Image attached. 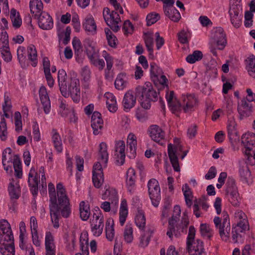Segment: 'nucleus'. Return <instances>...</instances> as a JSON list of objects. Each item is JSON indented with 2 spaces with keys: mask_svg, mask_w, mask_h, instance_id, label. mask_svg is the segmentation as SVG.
Listing matches in <instances>:
<instances>
[{
  "mask_svg": "<svg viewBox=\"0 0 255 255\" xmlns=\"http://www.w3.org/2000/svg\"><path fill=\"white\" fill-rule=\"evenodd\" d=\"M4 104L2 105V109L4 113V115L6 118H9L10 117L9 113H10L11 105L10 100L8 96L4 95Z\"/></svg>",
  "mask_w": 255,
  "mask_h": 255,
  "instance_id": "052dcab7",
  "label": "nucleus"
},
{
  "mask_svg": "<svg viewBox=\"0 0 255 255\" xmlns=\"http://www.w3.org/2000/svg\"><path fill=\"white\" fill-rule=\"evenodd\" d=\"M115 152L117 164L123 165L125 160V143L123 140H120L116 142Z\"/></svg>",
  "mask_w": 255,
  "mask_h": 255,
  "instance_id": "aec40b11",
  "label": "nucleus"
},
{
  "mask_svg": "<svg viewBox=\"0 0 255 255\" xmlns=\"http://www.w3.org/2000/svg\"><path fill=\"white\" fill-rule=\"evenodd\" d=\"M243 151L247 157V164L255 165V134L246 133L242 136Z\"/></svg>",
  "mask_w": 255,
  "mask_h": 255,
  "instance_id": "20e7f679",
  "label": "nucleus"
},
{
  "mask_svg": "<svg viewBox=\"0 0 255 255\" xmlns=\"http://www.w3.org/2000/svg\"><path fill=\"white\" fill-rule=\"evenodd\" d=\"M245 64L250 76L255 78V56H249L245 60Z\"/></svg>",
  "mask_w": 255,
  "mask_h": 255,
  "instance_id": "58836bf2",
  "label": "nucleus"
},
{
  "mask_svg": "<svg viewBox=\"0 0 255 255\" xmlns=\"http://www.w3.org/2000/svg\"><path fill=\"white\" fill-rule=\"evenodd\" d=\"M19 248L22 250L26 249L25 239L26 238V230L25 224L23 221H21L19 224Z\"/></svg>",
  "mask_w": 255,
  "mask_h": 255,
  "instance_id": "c9c22d12",
  "label": "nucleus"
},
{
  "mask_svg": "<svg viewBox=\"0 0 255 255\" xmlns=\"http://www.w3.org/2000/svg\"><path fill=\"white\" fill-rule=\"evenodd\" d=\"M215 227L218 230L221 240L228 242L230 240L231 224L229 216L227 212H223L222 217H215L213 220Z\"/></svg>",
  "mask_w": 255,
  "mask_h": 255,
  "instance_id": "39448f33",
  "label": "nucleus"
},
{
  "mask_svg": "<svg viewBox=\"0 0 255 255\" xmlns=\"http://www.w3.org/2000/svg\"><path fill=\"white\" fill-rule=\"evenodd\" d=\"M105 97L107 99L106 104L108 110L112 113H115L118 109L116 99L115 96L111 93H106Z\"/></svg>",
  "mask_w": 255,
  "mask_h": 255,
  "instance_id": "e433bc0d",
  "label": "nucleus"
},
{
  "mask_svg": "<svg viewBox=\"0 0 255 255\" xmlns=\"http://www.w3.org/2000/svg\"><path fill=\"white\" fill-rule=\"evenodd\" d=\"M83 27L89 34H94L96 33V24L92 15H88L86 17L83 23Z\"/></svg>",
  "mask_w": 255,
  "mask_h": 255,
  "instance_id": "2f4dec72",
  "label": "nucleus"
},
{
  "mask_svg": "<svg viewBox=\"0 0 255 255\" xmlns=\"http://www.w3.org/2000/svg\"><path fill=\"white\" fill-rule=\"evenodd\" d=\"M201 236L205 238L210 239L213 235V231L207 224H201L200 227Z\"/></svg>",
  "mask_w": 255,
  "mask_h": 255,
  "instance_id": "603ef678",
  "label": "nucleus"
},
{
  "mask_svg": "<svg viewBox=\"0 0 255 255\" xmlns=\"http://www.w3.org/2000/svg\"><path fill=\"white\" fill-rule=\"evenodd\" d=\"M128 215V209L127 200L123 199L121 203L119 212V221L121 226H123Z\"/></svg>",
  "mask_w": 255,
  "mask_h": 255,
  "instance_id": "f704fd0d",
  "label": "nucleus"
},
{
  "mask_svg": "<svg viewBox=\"0 0 255 255\" xmlns=\"http://www.w3.org/2000/svg\"><path fill=\"white\" fill-rule=\"evenodd\" d=\"M128 156L130 158H134L136 154L137 137L132 132H130L127 139Z\"/></svg>",
  "mask_w": 255,
  "mask_h": 255,
  "instance_id": "6ab92c4d",
  "label": "nucleus"
},
{
  "mask_svg": "<svg viewBox=\"0 0 255 255\" xmlns=\"http://www.w3.org/2000/svg\"><path fill=\"white\" fill-rule=\"evenodd\" d=\"M147 187L152 204L157 207L160 200V188L158 181L154 178L150 179L147 183Z\"/></svg>",
  "mask_w": 255,
  "mask_h": 255,
  "instance_id": "ddd939ff",
  "label": "nucleus"
},
{
  "mask_svg": "<svg viewBox=\"0 0 255 255\" xmlns=\"http://www.w3.org/2000/svg\"><path fill=\"white\" fill-rule=\"evenodd\" d=\"M98 161L94 164L93 167L92 181L94 186L99 188L104 181L103 167H106L109 158L107 151V145L105 142H101L99 145Z\"/></svg>",
  "mask_w": 255,
  "mask_h": 255,
  "instance_id": "7ed1b4c3",
  "label": "nucleus"
},
{
  "mask_svg": "<svg viewBox=\"0 0 255 255\" xmlns=\"http://www.w3.org/2000/svg\"><path fill=\"white\" fill-rule=\"evenodd\" d=\"M239 174L241 180L245 183H248L251 179V173L247 165L241 166L239 169Z\"/></svg>",
  "mask_w": 255,
  "mask_h": 255,
  "instance_id": "8fccbe9b",
  "label": "nucleus"
},
{
  "mask_svg": "<svg viewBox=\"0 0 255 255\" xmlns=\"http://www.w3.org/2000/svg\"><path fill=\"white\" fill-rule=\"evenodd\" d=\"M124 237L125 242L130 243L133 240V229L130 224H127L125 227Z\"/></svg>",
  "mask_w": 255,
  "mask_h": 255,
  "instance_id": "4d7b16f0",
  "label": "nucleus"
},
{
  "mask_svg": "<svg viewBox=\"0 0 255 255\" xmlns=\"http://www.w3.org/2000/svg\"><path fill=\"white\" fill-rule=\"evenodd\" d=\"M241 0H230L229 14L232 24L235 27H239L241 24L242 5Z\"/></svg>",
  "mask_w": 255,
  "mask_h": 255,
  "instance_id": "0eeeda50",
  "label": "nucleus"
},
{
  "mask_svg": "<svg viewBox=\"0 0 255 255\" xmlns=\"http://www.w3.org/2000/svg\"><path fill=\"white\" fill-rule=\"evenodd\" d=\"M183 101L185 105L183 110L186 113L193 111L197 105V100L194 95H187L184 98Z\"/></svg>",
  "mask_w": 255,
  "mask_h": 255,
  "instance_id": "7c9ffc66",
  "label": "nucleus"
},
{
  "mask_svg": "<svg viewBox=\"0 0 255 255\" xmlns=\"http://www.w3.org/2000/svg\"><path fill=\"white\" fill-rule=\"evenodd\" d=\"M7 128L5 120L4 118L1 119L0 122V137L2 140H5L7 138Z\"/></svg>",
  "mask_w": 255,
  "mask_h": 255,
  "instance_id": "338daca9",
  "label": "nucleus"
},
{
  "mask_svg": "<svg viewBox=\"0 0 255 255\" xmlns=\"http://www.w3.org/2000/svg\"><path fill=\"white\" fill-rule=\"evenodd\" d=\"M226 193L229 202L233 206H237L239 205L241 199L238 189L226 192Z\"/></svg>",
  "mask_w": 255,
  "mask_h": 255,
  "instance_id": "49530a36",
  "label": "nucleus"
},
{
  "mask_svg": "<svg viewBox=\"0 0 255 255\" xmlns=\"http://www.w3.org/2000/svg\"><path fill=\"white\" fill-rule=\"evenodd\" d=\"M58 81L62 96L65 98L70 96L75 103H78L80 100V83L78 79L72 77L67 80L65 71L61 69L58 72Z\"/></svg>",
  "mask_w": 255,
  "mask_h": 255,
  "instance_id": "f03ea898",
  "label": "nucleus"
},
{
  "mask_svg": "<svg viewBox=\"0 0 255 255\" xmlns=\"http://www.w3.org/2000/svg\"><path fill=\"white\" fill-rule=\"evenodd\" d=\"M56 189L57 204L62 208L63 215L65 216L67 215L68 213H69L70 206H71L70 200L66 194L65 189L62 183H58Z\"/></svg>",
  "mask_w": 255,
  "mask_h": 255,
  "instance_id": "9d476101",
  "label": "nucleus"
},
{
  "mask_svg": "<svg viewBox=\"0 0 255 255\" xmlns=\"http://www.w3.org/2000/svg\"><path fill=\"white\" fill-rule=\"evenodd\" d=\"M200 206L203 211H207L209 205L207 202V197L205 196H202L198 200L195 201L193 205V213L197 218H199L202 216L203 213L201 211Z\"/></svg>",
  "mask_w": 255,
  "mask_h": 255,
  "instance_id": "dca6fc26",
  "label": "nucleus"
},
{
  "mask_svg": "<svg viewBox=\"0 0 255 255\" xmlns=\"http://www.w3.org/2000/svg\"><path fill=\"white\" fill-rule=\"evenodd\" d=\"M10 17L13 27L15 29L19 28L22 24V19L19 12L12 8L10 10Z\"/></svg>",
  "mask_w": 255,
  "mask_h": 255,
  "instance_id": "c03bdc74",
  "label": "nucleus"
},
{
  "mask_svg": "<svg viewBox=\"0 0 255 255\" xmlns=\"http://www.w3.org/2000/svg\"><path fill=\"white\" fill-rule=\"evenodd\" d=\"M147 132L152 140L161 145L164 143L165 133L159 126L156 125H152L148 128Z\"/></svg>",
  "mask_w": 255,
  "mask_h": 255,
  "instance_id": "2eb2a0df",
  "label": "nucleus"
},
{
  "mask_svg": "<svg viewBox=\"0 0 255 255\" xmlns=\"http://www.w3.org/2000/svg\"><path fill=\"white\" fill-rule=\"evenodd\" d=\"M50 214L51 217V221L53 223V227L57 229L59 227V219L60 218L59 214L65 218H68L71 214V208L70 206L69 213L67 215H63L62 208L60 207L59 204L49 205Z\"/></svg>",
  "mask_w": 255,
  "mask_h": 255,
  "instance_id": "4468645a",
  "label": "nucleus"
},
{
  "mask_svg": "<svg viewBox=\"0 0 255 255\" xmlns=\"http://www.w3.org/2000/svg\"><path fill=\"white\" fill-rule=\"evenodd\" d=\"M136 97L143 108L149 109L151 106L150 102L157 100L158 93L153 89L150 82L137 86L134 91L128 90L125 93L122 102L125 111H129L135 106Z\"/></svg>",
  "mask_w": 255,
  "mask_h": 255,
  "instance_id": "f257e3e1",
  "label": "nucleus"
},
{
  "mask_svg": "<svg viewBox=\"0 0 255 255\" xmlns=\"http://www.w3.org/2000/svg\"><path fill=\"white\" fill-rule=\"evenodd\" d=\"M103 199H108L109 201L103 202L101 205V208L106 212L111 210V204L118 206L119 198L117 191L114 189H107L102 195Z\"/></svg>",
  "mask_w": 255,
  "mask_h": 255,
  "instance_id": "9b49d317",
  "label": "nucleus"
},
{
  "mask_svg": "<svg viewBox=\"0 0 255 255\" xmlns=\"http://www.w3.org/2000/svg\"><path fill=\"white\" fill-rule=\"evenodd\" d=\"M177 222H174V220H169L168 221V227L166 235L172 240L173 237L178 238L182 233H183V229L176 225Z\"/></svg>",
  "mask_w": 255,
  "mask_h": 255,
  "instance_id": "a878e982",
  "label": "nucleus"
},
{
  "mask_svg": "<svg viewBox=\"0 0 255 255\" xmlns=\"http://www.w3.org/2000/svg\"><path fill=\"white\" fill-rule=\"evenodd\" d=\"M29 7L31 13L35 18L43 12V5L41 0H30Z\"/></svg>",
  "mask_w": 255,
  "mask_h": 255,
  "instance_id": "c756f323",
  "label": "nucleus"
},
{
  "mask_svg": "<svg viewBox=\"0 0 255 255\" xmlns=\"http://www.w3.org/2000/svg\"><path fill=\"white\" fill-rule=\"evenodd\" d=\"M73 107L67 105L61 101L59 105V113L62 117H66L71 112H73Z\"/></svg>",
  "mask_w": 255,
  "mask_h": 255,
  "instance_id": "6e6d98bb",
  "label": "nucleus"
},
{
  "mask_svg": "<svg viewBox=\"0 0 255 255\" xmlns=\"http://www.w3.org/2000/svg\"><path fill=\"white\" fill-rule=\"evenodd\" d=\"M228 136L230 139H236L238 136L237 131L235 127V124L231 122L228 126Z\"/></svg>",
  "mask_w": 255,
  "mask_h": 255,
  "instance_id": "774afa93",
  "label": "nucleus"
},
{
  "mask_svg": "<svg viewBox=\"0 0 255 255\" xmlns=\"http://www.w3.org/2000/svg\"><path fill=\"white\" fill-rule=\"evenodd\" d=\"M91 123L94 134L98 135L101 133L104 122L101 114L99 112L95 111L93 113Z\"/></svg>",
  "mask_w": 255,
  "mask_h": 255,
  "instance_id": "a211bd4d",
  "label": "nucleus"
},
{
  "mask_svg": "<svg viewBox=\"0 0 255 255\" xmlns=\"http://www.w3.org/2000/svg\"><path fill=\"white\" fill-rule=\"evenodd\" d=\"M214 38L216 42L218 49L219 50H223L227 44V41L226 39V35L222 28H217L215 30Z\"/></svg>",
  "mask_w": 255,
  "mask_h": 255,
  "instance_id": "bb28decb",
  "label": "nucleus"
},
{
  "mask_svg": "<svg viewBox=\"0 0 255 255\" xmlns=\"http://www.w3.org/2000/svg\"><path fill=\"white\" fill-rule=\"evenodd\" d=\"M18 155L12 152V149L7 147L6 148L2 153V164L3 168L7 173H11L12 172V165L16 161L20 160Z\"/></svg>",
  "mask_w": 255,
  "mask_h": 255,
  "instance_id": "1a4fd4ad",
  "label": "nucleus"
},
{
  "mask_svg": "<svg viewBox=\"0 0 255 255\" xmlns=\"http://www.w3.org/2000/svg\"><path fill=\"white\" fill-rule=\"evenodd\" d=\"M174 144L169 143L168 144L167 151L168 156L174 170L176 172L180 170L177 155L180 152H183L181 158L183 159L187 155L188 150L183 151L182 146L178 142V139L175 138L174 140Z\"/></svg>",
  "mask_w": 255,
  "mask_h": 255,
  "instance_id": "423d86ee",
  "label": "nucleus"
},
{
  "mask_svg": "<svg viewBox=\"0 0 255 255\" xmlns=\"http://www.w3.org/2000/svg\"><path fill=\"white\" fill-rule=\"evenodd\" d=\"M52 140L57 152L61 153L63 150L62 139L60 135L55 129L52 131Z\"/></svg>",
  "mask_w": 255,
  "mask_h": 255,
  "instance_id": "4c0bfd02",
  "label": "nucleus"
},
{
  "mask_svg": "<svg viewBox=\"0 0 255 255\" xmlns=\"http://www.w3.org/2000/svg\"><path fill=\"white\" fill-rule=\"evenodd\" d=\"M0 252L2 255H15L14 242L0 245Z\"/></svg>",
  "mask_w": 255,
  "mask_h": 255,
  "instance_id": "de8ad7c7",
  "label": "nucleus"
},
{
  "mask_svg": "<svg viewBox=\"0 0 255 255\" xmlns=\"http://www.w3.org/2000/svg\"><path fill=\"white\" fill-rule=\"evenodd\" d=\"M104 216L100 209L97 207L95 209L91 223V231L94 236L99 237L102 234L104 226Z\"/></svg>",
  "mask_w": 255,
  "mask_h": 255,
  "instance_id": "6e6552de",
  "label": "nucleus"
},
{
  "mask_svg": "<svg viewBox=\"0 0 255 255\" xmlns=\"http://www.w3.org/2000/svg\"><path fill=\"white\" fill-rule=\"evenodd\" d=\"M114 223L112 219L109 218L106 223V235L107 239L112 241L115 237Z\"/></svg>",
  "mask_w": 255,
  "mask_h": 255,
  "instance_id": "a19ab883",
  "label": "nucleus"
},
{
  "mask_svg": "<svg viewBox=\"0 0 255 255\" xmlns=\"http://www.w3.org/2000/svg\"><path fill=\"white\" fill-rule=\"evenodd\" d=\"M36 18L38 20V25L41 29L49 30L53 27V19L48 13L45 11L42 12Z\"/></svg>",
  "mask_w": 255,
  "mask_h": 255,
  "instance_id": "4be33fe9",
  "label": "nucleus"
},
{
  "mask_svg": "<svg viewBox=\"0 0 255 255\" xmlns=\"http://www.w3.org/2000/svg\"><path fill=\"white\" fill-rule=\"evenodd\" d=\"M45 255H55L56 246L54 243V237L50 231L45 233Z\"/></svg>",
  "mask_w": 255,
  "mask_h": 255,
  "instance_id": "5701e85b",
  "label": "nucleus"
},
{
  "mask_svg": "<svg viewBox=\"0 0 255 255\" xmlns=\"http://www.w3.org/2000/svg\"><path fill=\"white\" fill-rule=\"evenodd\" d=\"M235 227L241 228L242 230H248L249 228L247 217L241 210H237L234 214Z\"/></svg>",
  "mask_w": 255,
  "mask_h": 255,
  "instance_id": "393cba45",
  "label": "nucleus"
},
{
  "mask_svg": "<svg viewBox=\"0 0 255 255\" xmlns=\"http://www.w3.org/2000/svg\"><path fill=\"white\" fill-rule=\"evenodd\" d=\"M39 176L35 171V170L31 168L28 174V182L29 186H36L38 185Z\"/></svg>",
  "mask_w": 255,
  "mask_h": 255,
  "instance_id": "864d4df0",
  "label": "nucleus"
},
{
  "mask_svg": "<svg viewBox=\"0 0 255 255\" xmlns=\"http://www.w3.org/2000/svg\"><path fill=\"white\" fill-rule=\"evenodd\" d=\"M0 53L3 60L9 62L12 60V55L10 51L9 44L0 47Z\"/></svg>",
  "mask_w": 255,
  "mask_h": 255,
  "instance_id": "5fc2aeb1",
  "label": "nucleus"
},
{
  "mask_svg": "<svg viewBox=\"0 0 255 255\" xmlns=\"http://www.w3.org/2000/svg\"><path fill=\"white\" fill-rule=\"evenodd\" d=\"M238 111L241 120L249 117L252 115L253 105L245 99H243L238 104Z\"/></svg>",
  "mask_w": 255,
  "mask_h": 255,
  "instance_id": "f3484780",
  "label": "nucleus"
},
{
  "mask_svg": "<svg viewBox=\"0 0 255 255\" xmlns=\"http://www.w3.org/2000/svg\"><path fill=\"white\" fill-rule=\"evenodd\" d=\"M27 51L28 60L32 62L31 65L35 67L37 64V54L35 46L33 45L28 46Z\"/></svg>",
  "mask_w": 255,
  "mask_h": 255,
  "instance_id": "37998d69",
  "label": "nucleus"
},
{
  "mask_svg": "<svg viewBox=\"0 0 255 255\" xmlns=\"http://www.w3.org/2000/svg\"><path fill=\"white\" fill-rule=\"evenodd\" d=\"M39 95L44 112L47 115L51 110V103L47 90L44 86H41L40 88Z\"/></svg>",
  "mask_w": 255,
  "mask_h": 255,
  "instance_id": "b1692460",
  "label": "nucleus"
},
{
  "mask_svg": "<svg viewBox=\"0 0 255 255\" xmlns=\"http://www.w3.org/2000/svg\"><path fill=\"white\" fill-rule=\"evenodd\" d=\"M203 54L200 51H195L192 54L187 56L186 59L187 62L193 64L202 58Z\"/></svg>",
  "mask_w": 255,
  "mask_h": 255,
  "instance_id": "e2e57ef3",
  "label": "nucleus"
},
{
  "mask_svg": "<svg viewBox=\"0 0 255 255\" xmlns=\"http://www.w3.org/2000/svg\"><path fill=\"white\" fill-rule=\"evenodd\" d=\"M128 85V78L125 73L118 75L115 81V88L119 90H123Z\"/></svg>",
  "mask_w": 255,
  "mask_h": 255,
  "instance_id": "72a5a7b5",
  "label": "nucleus"
},
{
  "mask_svg": "<svg viewBox=\"0 0 255 255\" xmlns=\"http://www.w3.org/2000/svg\"><path fill=\"white\" fill-rule=\"evenodd\" d=\"M143 39L147 50L150 54H152L153 51V35L152 33L148 32L144 34Z\"/></svg>",
  "mask_w": 255,
  "mask_h": 255,
  "instance_id": "09e8293b",
  "label": "nucleus"
},
{
  "mask_svg": "<svg viewBox=\"0 0 255 255\" xmlns=\"http://www.w3.org/2000/svg\"><path fill=\"white\" fill-rule=\"evenodd\" d=\"M165 97L170 110L173 113L175 114L181 110V104L177 99L173 91H167Z\"/></svg>",
  "mask_w": 255,
  "mask_h": 255,
  "instance_id": "412c9836",
  "label": "nucleus"
},
{
  "mask_svg": "<svg viewBox=\"0 0 255 255\" xmlns=\"http://www.w3.org/2000/svg\"><path fill=\"white\" fill-rule=\"evenodd\" d=\"M103 16L107 24L114 31H118L120 27L119 23L121 22V18L117 11H110L108 7L104 8Z\"/></svg>",
  "mask_w": 255,
  "mask_h": 255,
  "instance_id": "f8f14e48",
  "label": "nucleus"
},
{
  "mask_svg": "<svg viewBox=\"0 0 255 255\" xmlns=\"http://www.w3.org/2000/svg\"><path fill=\"white\" fill-rule=\"evenodd\" d=\"M80 218L83 221H87L90 215V207L88 203L82 201L79 204Z\"/></svg>",
  "mask_w": 255,
  "mask_h": 255,
  "instance_id": "79ce46f5",
  "label": "nucleus"
},
{
  "mask_svg": "<svg viewBox=\"0 0 255 255\" xmlns=\"http://www.w3.org/2000/svg\"><path fill=\"white\" fill-rule=\"evenodd\" d=\"M166 16L174 22H178L181 18V15L175 7L166 8L164 11Z\"/></svg>",
  "mask_w": 255,
  "mask_h": 255,
  "instance_id": "ea45409f",
  "label": "nucleus"
},
{
  "mask_svg": "<svg viewBox=\"0 0 255 255\" xmlns=\"http://www.w3.org/2000/svg\"><path fill=\"white\" fill-rule=\"evenodd\" d=\"M48 193L49 195L50 204H57V198L55 194V186L52 183L48 184Z\"/></svg>",
  "mask_w": 255,
  "mask_h": 255,
  "instance_id": "69168bd1",
  "label": "nucleus"
},
{
  "mask_svg": "<svg viewBox=\"0 0 255 255\" xmlns=\"http://www.w3.org/2000/svg\"><path fill=\"white\" fill-rule=\"evenodd\" d=\"M85 43L88 46L86 49L88 57L91 62L94 61V60L99 57V49L96 47L93 41L90 39H86Z\"/></svg>",
  "mask_w": 255,
  "mask_h": 255,
  "instance_id": "cd10ccee",
  "label": "nucleus"
},
{
  "mask_svg": "<svg viewBox=\"0 0 255 255\" xmlns=\"http://www.w3.org/2000/svg\"><path fill=\"white\" fill-rule=\"evenodd\" d=\"M11 229L8 222L3 220L0 221V236L3 235L12 233Z\"/></svg>",
  "mask_w": 255,
  "mask_h": 255,
  "instance_id": "0e129e2a",
  "label": "nucleus"
},
{
  "mask_svg": "<svg viewBox=\"0 0 255 255\" xmlns=\"http://www.w3.org/2000/svg\"><path fill=\"white\" fill-rule=\"evenodd\" d=\"M187 246L190 255H201L204 252L203 243L198 239Z\"/></svg>",
  "mask_w": 255,
  "mask_h": 255,
  "instance_id": "c85d7f7f",
  "label": "nucleus"
},
{
  "mask_svg": "<svg viewBox=\"0 0 255 255\" xmlns=\"http://www.w3.org/2000/svg\"><path fill=\"white\" fill-rule=\"evenodd\" d=\"M146 220L143 211L139 208L137 209V212L135 218L136 225L141 230H143L145 225Z\"/></svg>",
  "mask_w": 255,
  "mask_h": 255,
  "instance_id": "a18cd8bd",
  "label": "nucleus"
},
{
  "mask_svg": "<svg viewBox=\"0 0 255 255\" xmlns=\"http://www.w3.org/2000/svg\"><path fill=\"white\" fill-rule=\"evenodd\" d=\"M9 195L11 199H18L20 194V190L18 186H14L13 183H10L8 188Z\"/></svg>",
  "mask_w": 255,
  "mask_h": 255,
  "instance_id": "680f3d73",
  "label": "nucleus"
},
{
  "mask_svg": "<svg viewBox=\"0 0 255 255\" xmlns=\"http://www.w3.org/2000/svg\"><path fill=\"white\" fill-rule=\"evenodd\" d=\"M150 72L151 79L154 78V80L157 81L156 77L162 74V71L157 64L152 62L150 65Z\"/></svg>",
  "mask_w": 255,
  "mask_h": 255,
  "instance_id": "13d9d810",
  "label": "nucleus"
},
{
  "mask_svg": "<svg viewBox=\"0 0 255 255\" xmlns=\"http://www.w3.org/2000/svg\"><path fill=\"white\" fill-rule=\"evenodd\" d=\"M191 36L190 31L187 29H182L178 33L179 41L182 44L187 43L189 42L188 39Z\"/></svg>",
  "mask_w": 255,
  "mask_h": 255,
  "instance_id": "bf43d9fd",
  "label": "nucleus"
},
{
  "mask_svg": "<svg viewBox=\"0 0 255 255\" xmlns=\"http://www.w3.org/2000/svg\"><path fill=\"white\" fill-rule=\"evenodd\" d=\"M182 191L184 194L186 204L188 207H190L192 204L193 195L190 188L187 184H185L182 187Z\"/></svg>",
  "mask_w": 255,
  "mask_h": 255,
  "instance_id": "3c124183",
  "label": "nucleus"
},
{
  "mask_svg": "<svg viewBox=\"0 0 255 255\" xmlns=\"http://www.w3.org/2000/svg\"><path fill=\"white\" fill-rule=\"evenodd\" d=\"M246 230H242L240 227H234L233 226L231 236L230 235V240L229 242L234 244L242 242L243 238L241 233Z\"/></svg>",
  "mask_w": 255,
  "mask_h": 255,
  "instance_id": "473e14b6",
  "label": "nucleus"
}]
</instances>
